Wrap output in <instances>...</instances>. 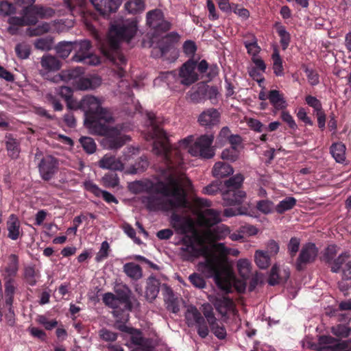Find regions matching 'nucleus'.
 <instances>
[{
	"mask_svg": "<svg viewBox=\"0 0 351 351\" xmlns=\"http://www.w3.org/2000/svg\"><path fill=\"white\" fill-rule=\"evenodd\" d=\"M84 73V69L82 67H75L66 71H63L61 77L66 80H76L81 77Z\"/></svg>",
	"mask_w": 351,
	"mask_h": 351,
	"instance_id": "nucleus-44",
	"label": "nucleus"
},
{
	"mask_svg": "<svg viewBox=\"0 0 351 351\" xmlns=\"http://www.w3.org/2000/svg\"><path fill=\"white\" fill-rule=\"evenodd\" d=\"M80 143L84 150L88 154H93L96 151V143L95 141L88 136H82Z\"/></svg>",
	"mask_w": 351,
	"mask_h": 351,
	"instance_id": "nucleus-45",
	"label": "nucleus"
},
{
	"mask_svg": "<svg viewBox=\"0 0 351 351\" xmlns=\"http://www.w3.org/2000/svg\"><path fill=\"white\" fill-rule=\"evenodd\" d=\"M116 297L118 306L122 311L128 312L132 310L133 306L128 292L125 291H119L117 292Z\"/></svg>",
	"mask_w": 351,
	"mask_h": 351,
	"instance_id": "nucleus-34",
	"label": "nucleus"
},
{
	"mask_svg": "<svg viewBox=\"0 0 351 351\" xmlns=\"http://www.w3.org/2000/svg\"><path fill=\"white\" fill-rule=\"evenodd\" d=\"M147 117L154 135L160 138L154 142L152 151L161 162L158 167V179L151 184L148 191L160 196L143 197L142 203L149 211L168 212L184 208L188 204L186 190L192 183L181 170L183 165L181 150L169 143L163 129L156 125L155 114L148 113Z\"/></svg>",
	"mask_w": 351,
	"mask_h": 351,
	"instance_id": "nucleus-1",
	"label": "nucleus"
},
{
	"mask_svg": "<svg viewBox=\"0 0 351 351\" xmlns=\"http://www.w3.org/2000/svg\"><path fill=\"white\" fill-rule=\"evenodd\" d=\"M338 248L335 245H329L325 250L324 260L330 265L331 271L334 273L339 271L343 263L350 257V254L344 252L336 257Z\"/></svg>",
	"mask_w": 351,
	"mask_h": 351,
	"instance_id": "nucleus-11",
	"label": "nucleus"
},
{
	"mask_svg": "<svg viewBox=\"0 0 351 351\" xmlns=\"http://www.w3.org/2000/svg\"><path fill=\"white\" fill-rule=\"evenodd\" d=\"M103 302L110 308L117 309L119 308L117 297L112 293H106L103 295Z\"/></svg>",
	"mask_w": 351,
	"mask_h": 351,
	"instance_id": "nucleus-58",
	"label": "nucleus"
},
{
	"mask_svg": "<svg viewBox=\"0 0 351 351\" xmlns=\"http://www.w3.org/2000/svg\"><path fill=\"white\" fill-rule=\"evenodd\" d=\"M130 334L131 335L130 341L132 343L144 348H148V346L146 343V340L142 336V332L141 330L134 328V330Z\"/></svg>",
	"mask_w": 351,
	"mask_h": 351,
	"instance_id": "nucleus-49",
	"label": "nucleus"
},
{
	"mask_svg": "<svg viewBox=\"0 0 351 351\" xmlns=\"http://www.w3.org/2000/svg\"><path fill=\"white\" fill-rule=\"evenodd\" d=\"M209 327L214 335L219 339H223L226 336V330L223 326L219 325L217 321L213 324H210Z\"/></svg>",
	"mask_w": 351,
	"mask_h": 351,
	"instance_id": "nucleus-59",
	"label": "nucleus"
},
{
	"mask_svg": "<svg viewBox=\"0 0 351 351\" xmlns=\"http://www.w3.org/2000/svg\"><path fill=\"white\" fill-rule=\"evenodd\" d=\"M207 85L204 83H199L193 87L189 92L190 99L195 104H198L206 99Z\"/></svg>",
	"mask_w": 351,
	"mask_h": 351,
	"instance_id": "nucleus-27",
	"label": "nucleus"
},
{
	"mask_svg": "<svg viewBox=\"0 0 351 351\" xmlns=\"http://www.w3.org/2000/svg\"><path fill=\"white\" fill-rule=\"evenodd\" d=\"M317 252V248L314 243H308L304 245L296 262L298 269H302L303 265L314 261Z\"/></svg>",
	"mask_w": 351,
	"mask_h": 351,
	"instance_id": "nucleus-16",
	"label": "nucleus"
},
{
	"mask_svg": "<svg viewBox=\"0 0 351 351\" xmlns=\"http://www.w3.org/2000/svg\"><path fill=\"white\" fill-rule=\"evenodd\" d=\"M239 275L243 278L247 279L250 274V263L247 260H240L237 264Z\"/></svg>",
	"mask_w": 351,
	"mask_h": 351,
	"instance_id": "nucleus-52",
	"label": "nucleus"
},
{
	"mask_svg": "<svg viewBox=\"0 0 351 351\" xmlns=\"http://www.w3.org/2000/svg\"><path fill=\"white\" fill-rule=\"evenodd\" d=\"M180 36L176 32L168 33L158 42L160 56L166 55L180 41Z\"/></svg>",
	"mask_w": 351,
	"mask_h": 351,
	"instance_id": "nucleus-19",
	"label": "nucleus"
},
{
	"mask_svg": "<svg viewBox=\"0 0 351 351\" xmlns=\"http://www.w3.org/2000/svg\"><path fill=\"white\" fill-rule=\"evenodd\" d=\"M220 112L215 108H211L203 111L198 117L199 124L206 128H211L219 124Z\"/></svg>",
	"mask_w": 351,
	"mask_h": 351,
	"instance_id": "nucleus-18",
	"label": "nucleus"
},
{
	"mask_svg": "<svg viewBox=\"0 0 351 351\" xmlns=\"http://www.w3.org/2000/svg\"><path fill=\"white\" fill-rule=\"evenodd\" d=\"M27 6L23 9V16H13L9 19V23L12 25L24 26L35 25L38 19L34 16H31L30 12L27 10Z\"/></svg>",
	"mask_w": 351,
	"mask_h": 351,
	"instance_id": "nucleus-24",
	"label": "nucleus"
},
{
	"mask_svg": "<svg viewBox=\"0 0 351 351\" xmlns=\"http://www.w3.org/2000/svg\"><path fill=\"white\" fill-rule=\"evenodd\" d=\"M24 278L26 282L30 286L36 284V273L33 267H27L24 270Z\"/></svg>",
	"mask_w": 351,
	"mask_h": 351,
	"instance_id": "nucleus-56",
	"label": "nucleus"
},
{
	"mask_svg": "<svg viewBox=\"0 0 351 351\" xmlns=\"http://www.w3.org/2000/svg\"><path fill=\"white\" fill-rule=\"evenodd\" d=\"M92 44L88 40H81L73 42V49L75 50L72 60L77 62H82L90 65H97L99 63V58L91 51Z\"/></svg>",
	"mask_w": 351,
	"mask_h": 351,
	"instance_id": "nucleus-8",
	"label": "nucleus"
},
{
	"mask_svg": "<svg viewBox=\"0 0 351 351\" xmlns=\"http://www.w3.org/2000/svg\"><path fill=\"white\" fill-rule=\"evenodd\" d=\"M234 172L232 167L224 162H217L213 168V175L215 178H221L228 176Z\"/></svg>",
	"mask_w": 351,
	"mask_h": 351,
	"instance_id": "nucleus-31",
	"label": "nucleus"
},
{
	"mask_svg": "<svg viewBox=\"0 0 351 351\" xmlns=\"http://www.w3.org/2000/svg\"><path fill=\"white\" fill-rule=\"evenodd\" d=\"M202 217L206 226L208 227H212L221 221L220 213L214 209H206L203 212Z\"/></svg>",
	"mask_w": 351,
	"mask_h": 351,
	"instance_id": "nucleus-33",
	"label": "nucleus"
},
{
	"mask_svg": "<svg viewBox=\"0 0 351 351\" xmlns=\"http://www.w3.org/2000/svg\"><path fill=\"white\" fill-rule=\"evenodd\" d=\"M6 227L8 231V237L12 240H17L23 234L21 222L14 214H11L9 216L6 221Z\"/></svg>",
	"mask_w": 351,
	"mask_h": 351,
	"instance_id": "nucleus-21",
	"label": "nucleus"
},
{
	"mask_svg": "<svg viewBox=\"0 0 351 351\" xmlns=\"http://www.w3.org/2000/svg\"><path fill=\"white\" fill-rule=\"evenodd\" d=\"M123 0H91L95 8L104 16L115 12L121 5Z\"/></svg>",
	"mask_w": 351,
	"mask_h": 351,
	"instance_id": "nucleus-17",
	"label": "nucleus"
},
{
	"mask_svg": "<svg viewBox=\"0 0 351 351\" xmlns=\"http://www.w3.org/2000/svg\"><path fill=\"white\" fill-rule=\"evenodd\" d=\"M274 27L280 36V43L282 50H285V28L280 22H276Z\"/></svg>",
	"mask_w": 351,
	"mask_h": 351,
	"instance_id": "nucleus-63",
	"label": "nucleus"
},
{
	"mask_svg": "<svg viewBox=\"0 0 351 351\" xmlns=\"http://www.w3.org/2000/svg\"><path fill=\"white\" fill-rule=\"evenodd\" d=\"M203 254V250L196 245L182 246L180 255L183 261H193Z\"/></svg>",
	"mask_w": 351,
	"mask_h": 351,
	"instance_id": "nucleus-26",
	"label": "nucleus"
},
{
	"mask_svg": "<svg viewBox=\"0 0 351 351\" xmlns=\"http://www.w3.org/2000/svg\"><path fill=\"white\" fill-rule=\"evenodd\" d=\"M256 207L258 210L263 213L267 214L274 209V204L269 200H261L258 202Z\"/></svg>",
	"mask_w": 351,
	"mask_h": 351,
	"instance_id": "nucleus-62",
	"label": "nucleus"
},
{
	"mask_svg": "<svg viewBox=\"0 0 351 351\" xmlns=\"http://www.w3.org/2000/svg\"><path fill=\"white\" fill-rule=\"evenodd\" d=\"M101 84V79L99 76L80 77L77 81V88L82 90H93L99 86Z\"/></svg>",
	"mask_w": 351,
	"mask_h": 351,
	"instance_id": "nucleus-25",
	"label": "nucleus"
},
{
	"mask_svg": "<svg viewBox=\"0 0 351 351\" xmlns=\"http://www.w3.org/2000/svg\"><path fill=\"white\" fill-rule=\"evenodd\" d=\"M15 53L17 57L20 59H27L29 58L31 53V46L23 42L19 43L16 45Z\"/></svg>",
	"mask_w": 351,
	"mask_h": 351,
	"instance_id": "nucleus-43",
	"label": "nucleus"
},
{
	"mask_svg": "<svg viewBox=\"0 0 351 351\" xmlns=\"http://www.w3.org/2000/svg\"><path fill=\"white\" fill-rule=\"evenodd\" d=\"M216 309L221 314L226 313L227 311L231 310L234 306L233 301L228 298L223 297L216 300L215 302Z\"/></svg>",
	"mask_w": 351,
	"mask_h": 351,
	"instance_id": "nucleus-38",
	"label": "nucleus"
},
{
	"mask_svg": "<svg viewBox=\"0 0 351 351\" xmlns=\"http://www.w3.org/2000/svg\"><path fill=\"white\" fill-rule=\"evenodd\" d=\"M214 135L212 134L201 135L190 146L189 152L193 156H199L206 159L211 158L215 155V150L212 147Z\"/></svg>",
	"mask_w": 351,
	"mask_h": 351,
	"instance_id": "nucleus-7",
	"label": "nucleus"
},
{
	"mask_svg": "<svg viewBox=\"0 0 351 351\" xmlns=\"http://www.w3.org/2000/svg\"><path fill=\"white\" fill-rule=\"evenodd\" d=\"M346 145L341 142L335 143L330 147V154L337 162H343L346 160Z\"/></svg>",
	"mask_w": 351,
	"mask_h": 351,
	"instance_id": "nucleus-35",
	"label": "nucleus"
},
{
	"mask_svg": "<svg viewBox=\"0 0 351 351\" xmlns=\"http://www.w3.org/2000/svg\"><path fill=\"white\" fill-rule=\"evenodd\" d=\"M99 167L104 169L122 171L124 168L122 162L114 156L106 154L99 161Z\"/></svg>",
	"mask_w": 351,
	"mask_h": 351,
	"instance_id": "nucleus-23",
	"label": "nucleus"
},
{
	"mask_svg": "<svg viewBox=\"0 0 351 351\" xmlns=\"http://www.w3.org/2000/svg\"><path fill=\"white\" fill-rule=\"evenodd\" d=\"M81 107L84 112V125L91 133L104 136V141L108 149H118L123 147L130 138L122 135L121 128L109 127L106 123L113 121L111 113L101 107L98 99L87 95L81 99Z\"/></svg>",
	"mask_w": 351,
	"mask_h": 351,
	"instance_id": "nucleus-2",
	"label": "nucleus"
},
{
	"mask_svg": "<svg viewBox=\"0 0 351 351\" xmlns=\"http://www.w3.org/2000/svg\"><path fill=\"white\" fill-rule=\"evenodd\" d=\"M50 26L47 23H44L31 29V36H40L49 31Z\"/></svg>",
	"mask_w": 351,
	"mask_h": 351,
	"instance_id": "nucleus-64",
	"label": "nucleus"
},
{
	"mask_svg": "<svg viewBox=\"0 0 351 351\" xmlns=\"http://www.w3.org/2000/svg\"><path fill=\"white\" fill-rule=\"evenodd\" d=\"M160 287V282L154 276H150L146 281L145 298L152 302L157 297Z\"/></svg>",
	"mask_w": 351,
	"mask_h": 351,
	"instance_id": "nucleus-22",
	"label": "nucleus"
},
{
	"mask_svg": "<svg viewBox=\"0 0 351 351\" xmlns=\"http://www.w3.org/2000/svg\"><path fill=\"white\" fill-rule=\"evenodd\" d=\"M103 181L106 186L114 188L119 185V178L117 173L111 172L103 177Z\"/></svg>",
	"mask_w": 351,
	"mask_h": 351,
	"instance_id": "nucleus-55",
	"label": "nucleus"
},
{
	"mask_svg": "<svg viewBox=\"0 0 351 351\" xmlns=\"http://www.w3.org/2000/svg\"><path fill=\"white\" fill-rule=\"evenodd\" d=\"M199 266L202 267V272L208 278H214L217 285L223 288V278L221 273L220 264L215 258H207L204 263H201Z\"/></svg>",
	"mask_w": 351,
	"mask_h": 351,
	"instance_id": "nucleus-12",
	"label": "nucleus"
},
{
	"mask_svg": "<svg viewBox=\"0 0 351 351\" xmlns=\"http://www.w3.org/2000/svg\"><path fill=\"white\" fill-rule=\"evenodd\" d=\"M38 167L41 178L45 181H49L58 171V160L51 155L45 156L38 163Z\"/></svg>",
	"mask_w": 351,
	"mask_h": 351,
	"instance_id": "nucleus-10",
	"label": "nucleus"
},
{
	"mask_svg": "<svg viewBox=\"0 0 351 351\" xmlns=\"http://www.w3.org/2000/svg\"><path fill=\"white\" fill-rule=\"evenodd\" d=\"M305 101L309 106L313 108L315 113L322 110V104L315 97L308 95L306 97Z\"/></svg>",
	"mask_w": 351,
	"mask_h": 351,
	"instance_id": "nucleus-60",
	"label": "nucleus"
},
{
	"mask_svg": "<svg viewBox=\"0 0 351 351\" xmlns=\"http://www.w3.org/2000/svg\"><path fill=\"white\" fill-rule=\"evenodd\" d=\"M123 269L125 274L132 280H138L143 276L141 267L134 263H125Z\"/></svg>",
	"mask_w": 351,
	"mask_h": 351,
	"instance_id": "nucleus-32",
	"label": "nucleus"
},
{
	"mask_svg": "<svg viewBox=\"0 0 351 351\" xmlns=\"http://www.w3.org/2000/svg\"><path fill=\"white\" fill-rule=\"evenodd\" d=\"M273 64V69L276 75H282L283 74L282 62L280 57L278 49H274L271 56Z\"/></svg>",
	"mask_w": 351,
	"mask_h": 351,
	"instance_id": "nucleus-47",
	"label": "nucleus"
},
{
	"mask_svg": "<svg viewBox=\"0 0 351 351\" xmlns=\"http://www.w3.org/2000/svg\"><path fill=\"white\" fill-rule=\"evenodd\" d=\"M170 223L178 234H186L194 229L191 219H186L176 212L172 213L170 217Z\"/></svg>",
	"mask_w": 351,
	"mask_h": 351,
	"instance_id": "nucleus-14",
	"label": "nucleus"
},
{
	"mask_svg": "<svg viewBox=\"0 0 351 351\" xmlns=\"http://www.w3.org/2000/svg\"><path fill=\"white\" fill-rule=\"evenodd\" d=\"M268 99L271 104L277 110L281 109L280 117L285 121V110L282 109L284 99L282 94L277 90H271L268 93Z\"/></svg>",
	"mask_w": 351,
	"mask_h": 351,
	"instance_id": "nucleus-28",
	"label": "nucleus"
},
{
	"mask_svg": "<svg viewBox=\"0 0 351 351\" xmlns=\"http://www.w3.org/2000/svg\"><path fill=\"white\" fill-rule=\"evenodd\" d=\"M270 255L268 252L257 250L255 253V262L260 269H266L270 265Z\"/></svg>",
	"mask_w": 351,
	"mask_h": 351,
	"instance_id": "nucleus-37",
	"label": "nucleus"
},
{
	"mask_svg": "<svg viewBox=\"0 0 351 351\" xmlns=\"http://www.w3.org/2000/svg\"><path fill=\"white\" fill-rule=\"evenodd\" d=\"M202 312L195 306H189L185 313V319L187 325L189 327L195 326L198 335L202 338H206L209 333V327L208 325L213 324L217 320L212 306L206 303L202 306Z\"/></svg>",
	"mask_w": 351,
	"mask_h": 351,
	"instance_id": "nucleus-4",
	"label": "nucleus"
},
{
	"mask_svg": "<svg viewBox=\"0 0 351 351\" xmlns=\"http://www.w3.org/2000/svg\"><path fill=\"white\" fill-rule=\"evenodd\" d=\"M319 343L321 348L331 351H348V348L351 346V339L339 342L330 336H322L319 339Z\"/></svg>",
	"mask_w": 351,
	"mask_h": 351,
	"instance_id": "nucleus-15",
	"label": "nucleus"
},
{
	"mask_svg": "<svg viewBox=\"0 0 351 351\" xmlns=\"http://www.w3.org/2000/svg\"><path fill=\"white\" fill-rule=\"evenodd\" d=\"M244 178L237 174L224 182L226 190L221 193L224 206L240 205L245 197V192L241 189Z\"/></svg>",
	"mask_w": 351,
	"mask_h": 351,
	"instance_id": "nucleus-5",
	"label": "nucleus"
},
{
	"mask_svg": "<svg viewBox=\"0 0 351 351\" xmlns=\"http://www.w3.org/2000/svg\"><path fill=\"white\" fill-rule=\"evenodd\" d=\"M332 333L341 338H345L349 336L351 332V328L346 324H337L331 328Z\"/></svg>",
	"mask_w": 351,
	"mask_h": 351,
	"instance_id": "nucleus-46",
	"label": "nucleus"
},
{
	"mask_svg": "<svg viewBox=\"0 0 351 351\" xmlns=\"http://www.w3.org/2000/svg\"><path fill=\"white\" fill-rule=\"evenodd\" d=\"M146 24L156 34L167 32L172 26L171 23L165 19L163 12L157 8L147 12Z\"/></svg>",
	"mask_w": 351,
	"mask_h": 351,
	"instance_id": "nucleus-9",
	"label": "nucleus"
},
{
	"mask_svg": "<svg viewBox=\"0 0 351 351\" xmlns=\"http://www.w3.org/2000/svg\"><path fill=\"white\" fill-rule=\"evenodd\" d=\"M137 23V20L132 19L111 25L108 45L101 49L103 55L116 65L114 71L120 78L125 76V71L123 66L126 65L127 59L121 51L119 42L129 43L134 37L138 30Z\"/></svg>",
	"mask_w": 351,
	"mask_h": 351,
	"instance_id": "nucleus-3",
	"label": "nucleus"
},
{
	"mask_svg": "<svg viewBox=\"0 0 351 351\" xmlns=\"http://www.w3.org/2000/svg\"><path fill=\"white\" fill-rule=\"evenodd\" d=\"M197 62L190 58L184 62L179 70L180 83L185 86H190L199 79L197 73L195 71Z\"/></svg>",
	"mask_w": 351,
	"mask_h": 351,
	"instance_id": "nucleus-13",
	"label": "nucleus"
},
{
	"mask_svg": "<svg viewBox=\"0 0 351 351\" xmlns=\"http://www.w3.org/2000/svg\"><path fill=\"white\" fill-rule=\"evenodd\" d=\"M8 156L12 158H16L20 152L19 143L16 139L8 137L5 142Z\"/></svg>",
	"mask_w": 351,
	"mask_h": 351,
	"instance_id": "nucleus-40",
	"label": "nucleus"
},
{
	"mask_svg": "<svg viewBox=\"0 0 351 351\" xmlns=\"http://www.w3.org/2000/svg\"><path fill=\"white\" fill-rule=\"evenodd\" d=\"M73 49V43L66 41L60 42L56 47L58 56L63 59L67 58Z\"/></svg>",
	"mask_w": 351,
	"mask_h": 351,
	"instance_id": "nucleus-39",
	"label": "nucleus"
},
{
	"mask_svg": "<svg viewBox=\"0 0 351 351\" xmlns=\"http://www.w3.org/2000/svg\"><path fill=\"white\" fill-rule=\"evenodd\" d=\"M162 292L167 309L173 313H178L180 311L179 299L175 295L171 288L164 284L162 286Z\"/></svg>",
	"mask_w": 351,
	"mask_h": 351,
	"instance_id": "nucleus-20",
	"label": "nucleus"
},
{
	"mask_svg": "<svg viewBox=\"0 0 351 351\" xmlns=\"http://www.w3.org/2000/svg\"><path fill=\"white\" fill-rule=\"evenodd\" d=\"M27 10L30 12L31 16L37 19V16L41 19L51 17L55 14V11L53 8L38 5L27 6Z\"/></svg>",
	"mask_w": 351,
	"mask_h": 351,
	"instance_id": "nucleus-29",
	"label": "nucleus"
},
{
	"mask_svg": "<svg viewBox=\"0 0 351 351\" xmlns=\"http://www.w3.org/2000/svg\"><path fill=\"white\" fill-rule=\"evenodd\" d=\"M223 187L224 184H223L221 181L216 180L204 187L202 193L208 195H215L219 192L222 193Z\"/></svg>",
	"mask_w": 351,
	"mask_h": 351,
	"instance_id": "nucleus-41",
	"label": "nucleus"
},
{
	"mask_svg": "<svg viewBox=\"0 0 351 351\" xmlns=\"http://www.w3.org/2000/svg\"><path fill=\"white\" fill-rule=\"evenodd\" d=\"M40 64L42 68L47 72L58 71L61 67V63L58 58L51 55L43 56Z\"/></svg>",
	"mask_w": 351,
	"mask_h": 351,
	"instance_id": "nucleus-30",
	"label": "nucleus"
},
{
	"mask_svg": "<svg viewBox=\"0 0 351 351\" xmlns=\"http://www.w3.org/2000/svg\"><path fill=\"white\" fill-rule=\"evenodd\" d=\"M182 49L186 56L193 58L196 53L197 46L194 41L188 40L184 43Z\"/></svg>",
	"mask_w": 351,
	"mask_h": 351,
	"instance_id": "nucleus-57",
	"label": "nucleus"
},
{
	"mask_svg": "<svg viewBox=\"0 0 351 351\" xmlns=\"http://www.w3.org/2000/svg\"><path fill=\"white\" fill-rule=\"evenodd\" d=\"M16 12V8L13 3L6 1H0V16H6Z\"/></svg>",
	"mask_w": 351,
	"mask_h": 351,
	"instance_id": "nucleus-51",
	"label": "nucleus"
},
{
	"mask_svg": "<svg viewBox=\"0 0 351 351\" xmlns=\"http://www.w3.org/2000/svg\"><path fill=\"white\" fill-rule=\"evenodd\" d=\"M19 257L16 254H11L9 256V263L5 267L3 274L4 280V292L6 304L10 305L16 291V277L19 271Z\"/></svg>",
	"mask_w": 351,
	"mask_h": 351,
	"instance_id": "nucleus-6",
	"label": "nucleus"
},
{
	"mask_svg": "<svg viewBox=\"0 0 351 351\" xmlns=\"http://www.w3.org/2000/svg\"><path fill=\"white\" fill-rule=\"evenodd\" d=\"M239 151L237 148L230 147L229 148L224 149L221 154V157L223 160H228L230 162H234L239 158Z\"/></svg>",
	"mask_w": 351,
	"mask_h": 351,
	"instance_id": "nucleus-48",
	"label": "nucleus"
},
{
	"mask_svg": "<svg viewBox=\"0 0 351 351\" xmlns=\"http://www.w3.org/2000/svg\"><path fill=\"white\" fill-rule=\"evenodd\" d=\"M85 190L92 193L96 197H100L102 190L99 186L90 180H86L83 183Z\"/></svg>",
	"mask_w": 351,
	"mask_h": 351,
	"instance_id": "nucleus-61",
	"label": "nucleus"
},
{
	"mask_svg": "<svg viewBox=\"0 0 351 351\" xmlns=\"http://www.w3.org/2000/svg\"><path fill=\"white\" fill-rule=\"evenodd\" d=\"M110 252V245L108 241H104L101 243L100 249L97 253L95 260L97 263H100L109 256Z\"/></svg>",
	"mask_w": 351,
	"mask_h": 351,
	"instance_id": "nucleus-50",
	"label": "nucleus"
},
{
	"mask_svg": "<svg viewBox=\"0 0 351 351\" xmlns=\"http://www.w3.org/2000/svg\"><path fill=\"white\" fill-rule=\"evenodd\" d=\"M99 336L101 339L107 342H114L118 338V333L103 328L99 331Z\"/></svg>",
	"mask_w": 351,
	"mask_h": 351,
	"instance_id": "nucleus-53",
	"label": "nucleus"
},
{
	"mask_svg": "<svg viewBox=\"0 0 351 351\" xmlns=\"http://www.w3.org/2000/svg\"><path fill=\"white\" fill-rule=\"evenodd\" d=\"M189 280L195 288L204 289L206 284L204 278L197 273H193L189 276Z\"/></svg>",
	"mask_w": 351,
	"mask_h": 351,
	"instance_id": "nucleus-54",
	"label": "nucleus"
},
{
	"mask_svg": "<svg viewBox=\"0 0 351 351\" xmlns=\"http://www.w3.org/2000/svg\"><path fill=\"white\" fill-rule=\"evenodd\" d=\"M145 1L143 0H130L125 3V10L132 14H136L145 10Z\"/></svg>",
	"mask_w": 351,
	"mask_h": 351,
	"instance_id": "nucleus-36",
	"label": "nucleus"
},
{
	"mask_svg": "<svg viewBox=\"0 0 351 351\" xmlns=\"http://www.w3.org/2000/svg\"><path fill=\"white\" fill-rule=\"evenodd\" d=\"M149 166V162L146 156L140 157L130 167V172L132 174L143 173Z\"/></svg>",
	"mask_w": 351,
	"mask_h": 351,
	"instance_id": "nucleus-42",
	"label": "nucleus"
}]
</instances>
